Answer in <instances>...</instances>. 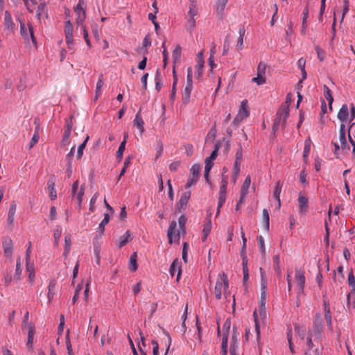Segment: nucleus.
<instances>
[{"label": "nucleus", "instance_id": "f257e3e1", "mask_svg": "<svg viewBox=\"0 0 355 355\" xmlns=\"http://www.w3.org/2000/svg\"><path fill=\"white\" fill-rule=\"evenodd\" d=\"M187 221V218L182 215L178 219V224L180 230L178 231L176 234L175 230L177 227V223L175 220H173L169 226V228L167 231V236L168 239V243L172 244L175 241H178L180 239V236L181 234L184 235L186 232L185 231V224Z\"/></svg>", "mask_w": 355, "mask_h": 355}, {"label": "nucleus", "instance_id": "f03ea898", "mask_svg": "<svg viewBox=\"0 0 355 355\" xmlns=\"http://www.w3.org/2000/svg\"><path fill=\"white\" fill-rule=\"evenodd\" d=\"M228 288L229 283L227 275H225V273L219 275V277L216 281L214 288V295L216 298L218 300H220L221 298L223 291L225 297H227V295L230 294L228 291Z\"/></svg>", "mask_w": 355, "mask_h": 355}, {"label": "nucleus", "instance_id": "7ed1b4c3", "mask_svg": "<svg viewBox=\"0 0 355 355\" xmlns=\"http://www.w3.org/2000/svg\"><path fill=\"white\" fill-rule=\"evenodd\" d=\"M323 329L322 318L320 313H317L313 321V329L310 330L307 336H311L315 343H320Z\"/></svg>", "mask_w": 355, "mask_h": 355}, {"label": "nucleus", "instance_id": "20e7f679", "mask_svg": "<svg viewBox=\"0 0 355 355\" xmlns=\"http://www.w3.org/2000/svg\"><path fill=\"white\" fill-rule=\"evenodd\" d=\"M220 148V144L216 143L214 146V150L211 152L209 157H207L205 159V172L204 176L207 182H209V172L213 167L214 161L216 159L218 155V151Z\"/></svg>", "mask_w": 355, "mask_h": 355}, {"label": "nucleus", "instance_id": "39448f33", "mask_svg": "<svg viewBox=\"0 0 355 355\" xmlns=\"http://www.w3.org/2000/svg\"><path fill=\"white\" fill-rule=\"evenodd\" d=\"M288 115L289 107L288 105L284 106L278 110L273 123L272 129L274 131H276L278 129L280 124H282L283 126L285 125Z\"/></svg>", "mask_w": 355, "mask_h": 355}, {"label": "nucleus", "instance_id": "423d86ee", "mask_svg": "<svg viewBox=\"0 0 355 355\" xmlns=\"http://www.w3.org/2000/svg\"><path fill=\"white\" fill-rule=\"evenodd\" d=\"M319 343H315L313 338L311 336H307L306 338V349L304 355H322L321 350L317 347L314 348Z\"/></svg>", "mask_w": 355, "mask_h": 355}, {"label": "nucleus", "instance_id": "0eeeda50", "mask_svg": "<svg viewBox=\"0 0 355 355\" xmlns=\"http://www.w3.org/2000/svg\"><path fill=\"white\" fill-rule=\"evenodd\" d=\"M261 272V297L259 301V307L266 306L267 297V278L264 275L263 269L260 268Z\"/></svg>", "mask_w": 355, "mask_h": 355}, {"label": "nucleus", "instance_id": "6e6552de", "mask_svg": "<svg viewBox=\"0 0 355 355\" xmlns=\"http://www.w3.org/2000/svg\"><path fill=\"white\" fill-rule=\"evenodd\" d=\"M295 283L297 289V295L303 293L305 284V277L302 271L296 270L295 275Z\"/></svg>", "mask_w": 355, "mask_h": 355}, {"label": "nucleus", "instance_id": "1a4fd4ad", "mask_svg": "<svg viewBox=\"0 0 355 355\" xmlns=\"http://www.w3.org/2000/svg\"><path fill=\"white\" fill-rule=\"evenodd\" d=\"M4 256L11 258L13 252V241L10 237H4L2 241Z\"/></svg>", "mask_w": 355, "mask_h": 355}, {"label": "nucleus", "instance_id": "9d476101", "mask_svg": "<svg viewBox=\"0 0 355 355\" xmlns=\"http://www.w3.org/2000/svg\"><path fill=\"white\" fill-rule=\"evenodd\" d=\"M17 210V205L15 202H11L8 211V217H7V223L8 225L12 228L14 226V220L15 215Z\"/></svg>", "mask_w": 355, "mask_h": 355}, {"label": "nucleus", "instance_id": "9b49d317", "mask_svg": "<svg viewBox=\"0 0 355 355\" xmlns=\"http://www.w3.org/2000/svg\"><path fill=\"white\" fill-rule=\"evenodd\" d=\"M324 318L328 326V328L330 331L333 330V324L331 320V313L330 311V308L329 306V302L327 300H324Z\"/></svg>", "mask_w": 355, "mask_h": 355}, {"label": "nucleus", "instance_id": "f8f14e48", "mask_svg": "<svg viewBox=\"0 0 355 355\" xmlns=\"http://www.w3.org/2000/svg\"><path fill=\"white\" fill-rule=\"evenodd\" d=\"M176 272L178 273L176 280L178 281L181 275V269L180 262L178 259H175L172 262L169 268V273L171 277H173Z\"/></svg>", "mask_w": 355, "mask_h": 355}, {"label": "nucleus", "instance_id": "ddd939ff", "mask_svg": "<svg viewBox=\"0 0 355 355\" xmlns=\"http://www.w3.org/2000/svg\"><path fill=\"white\" fill-rule=\"evenodd\" d=\"M191 198V191H187L182 193L181 197L178 203L179 211L184 210L187 205L189 200Z\"/></svg>", "mask_w": 355, "mask_h": 355}, {"label": "nucleus", "instance_id": "4468645a", "mask_svg": "<svg viewBox=\"0 0 355 355\" xmlns=\"http://www.w3.org/2000/svg\"><path fill=\"white\" fill-rule=\"evenodd\" d=\"M55 175H51L47 182L48 188L49 189V197L51 200H55L57 198V193L55 190Z\"/></svg>", "mask_w": 355, "mask_h": 355}, {"label": "nucleus", "instance_id": "2eb2a0df", "mask_svg": "<svg viewBox=\"0 0 355 355\" xmlns=\"http://www.w3.org/2000/svg\"><path fill=\"white\" fill-rule=\"evenodd\" d=\"M76 18V31L79 30V27L82 26H85L84 24L85 19L86 18L85 10H75Z\"/></svg>", "mask_w": 355, "mask_h": 355}, {"label": "nucleus", "instance_id": "dca6fc26", "mask_svg": "<svg viewBox=\"0 0 355 355\" xmlns=\"http://www.w3.org/2000/svg\"><path fill=\"white\" fill-rule=\"evenodd\" d=\"M337 117L342 123H345L349 117V108L347 104H343L340 109Z\"/></svg>", "mask_w": 355, "mask_h": 355}, {"label": "nucleus", "instance_id": "f3484780", "mask_svg": "<svg viewBox=\"0 0 355 355\" xmlns=\"http://www.w3.org/2000/svg\"><path fill=\"white\" fill-rule=\"evenodd\" d=\"M36 17L39 20L47 17V8L44 2H41L38 5L36 10Z\"/></svg>", "mask_w": 355, "mask_h": 355}, {"label": "nucleus", "instance_id": "a211bd4d", "mask_svg": "<svg viewBox=\"0 0 355 355\" xmlns=\"http://www.w3.org/2000/svg\"><path fill=\"white\" fill-rule=\"evenodd\" d=\"M228 0H216L215 9L219 17H223Z\"/></svg>", "mask_w": 355, "mask_h": 355}, {"label": "nucleus", "instance_id": "6ab92c4d", "mask_svg": "<svg viewBox=\"0 0 355 355\" xmlns=\"http://www.w3.org/2000/svg\"><path fill=\"white\" fill-rule=\"evenodd\" d=\"M298 202H299V207H300V212L301 214H306L307 209H308V198L300 194L298 198Z\"/></svg>", "mask_w": 355, "mask_h": 355}, {"label": "nucleus", "instance_id": "aec40b11", "mask_svg": "<svg viewBox=\"0 0 355 355\" xmlns=\"http://www.w3.org/2000/svg\"><path fill=\"white\" fill-rule=\"evenodd\" d=\"M73 28L72 23L69 19L65 22L64 26V34H65V40H68L70 42L71 38L73 37Z\"/></svg>", "mask_w": 355, "mask_h": 355}, {"label": "nucleus", "instance_id": "412c9836", "mask_svg": "<svg viewBox=\"0 0 355 355\" xmlns=\"http://www.w3.org/2000/svg\"><path fill=\"white\" fill-rule=\"evenodd\" d=\"M4 26L6 29L8 31H12L15 28V24L12 21V16L10 13L7 10L5 12Z\"/></svg>", "mask_w": 355, "mask_h": 355}, {"label": "nucleus", "instance_id": "4be33fe9", "mask_svg": "<svg viewBox=\"0 0 355 355\" xmlns=\"http://www.w3.org/2000/svg\"><path fill=\"white\" fill-rule=\"evenodd\" d=\"M72 126H73L72 121H71V119H70L69 121L67 122V125H66V127H65V129H64V135H63L62 143L64 145L68 144V142H69V139L70 135H71V130H72Z\"/></svg>", "mask_w": 355, "mask_h": 355}, {"label": "nucleus", "instance_id": "5701e85b", "mask_svg": "<svg viewBox=\"0 0 355 355\" xmlns=\"http://www.w3.org/2000/svg\"><path fill=\"white\" fill-rule=\"evenodd\" d=\"M309 17V8L306 6L302 12V30L301 33L302 35H305L306 33V29H307V19Z\"/></svg>", "mask_w": 355, "mask_h": 355}, {"label": "nucleus", "instance_id": "b1692460", "mask_svg": "<svg viewBox=\"0 0 355 355\" xmlns=\"http://www.w3.org/2000/svg\"><path fill=\"white\" fill-rule=\"evenodd\" d=\"M131 234L129 230H127L125 233L119 237L116 245L119 248H123L124 245H126V243L131 240Z\"/></svg>", "mask_w": 355, "mask_h": 355}, {"label": "nucleus", "instance_id": "393cba45", "mask_svg": "<svg viewBox=\"0 0 355 355\" xmlns=\"http://www.w3.org/2000/svg\"><path fill=\"white\" fill-rule=\"evenodd\" d=\"M193 89V85L187 84L182 93V101L184 104L189 102L191 93Z\"/></svg>", "mask_w": 355, "mask_h": 355}, {"label": "nucleus", "instance_id": "a878e982", "mask_svg": "<svg viewBox=\"0 0 355 355\" xmlns=\"http://www.w3.org/2000/svg\"><path fill=\"white\" fill-rule=\"evenodd\" d=\"M55 286H56V282L54 279H52L50 281L48 286V300L49 302H51L54 297L55 293Z\"/></svg>", "mask_w": 355, "mask_h": 355}, {"label": "nucleus", "instance_id": "bb28decb", "mask_svg": "<svg viewBox=\"0 0 355 355\" xmlns=\"http://www.w3.org/2000/svg\"><path fill=\"white\" fill-rule=\"evenodd\" d=\"M238 114L244 119L246 118L249 115V110H248L247 100H243L241 101V107L239 108Z\"/></svg>", "mask_w": 355, "mask_h": 355}, {"label": "nucleus", "instance_id": "cd10ccee", "mask_svg": "<svg viewBox=\"0 0 355 355\" xmlns=\"http://www.w3.org/2000/svg\"><path fill=\"white\" fill-rule=\"evenodd\" d=\"M282 184L280 183L279 181H278L275 184L274 191H273L274 198L277 200V202H278V207H280V206H281L280 193L282 191Z\"/></svg>", "mask_w": 355, "mask_h": 355}, {"label": "nucleus", "instance_id": "c85d7f7f", "mask_svg": "<svg viewBox=\"0 0 355 355\" xmlns=\"http://www.w3.org/2000/svg\"><path fill=\"white\" fill-rule=\"evenodd\" d=\"M323 89H324V96L325 98L327 99V101H328L329 109L332 110V103L334 101V98L332 96L331 92L330 89L325 85H324Z\"/></svg>", "mask_w": 355, "mask_h": 355}, {"label": "nucleus", "instance_id": "c756f323", "mask_svg": "<svg viewBox=\"0 0 355 355\" xmlns=\"http://www.w3.org/2000/svg\"><path fill=\"white\" fill-rule=\"evenodd\" d=\"M245 30L243 26L239 28V37L236 44V48L238 51H241L243 49V37L245 35Z\"/></svg>", "mask_w": 355, "mask_h": 355}, {"label": "nucleus", "instance_id": "7c9ffc66", "mask_svg": "<svg viewBox=\"0 0 355 355\" xmlns=\"http://www.w3.org/2000/svg\"><path fill=\"white\" fill-rule=\"evenodd\" d=\"M144 123L141 116L140 112H138L134 119V125L140 130L141 132H143L144 131Z\"/></svg>", "mask_w": 355, "mask_h": 355}, {"label": "nucleus", "instance_id": "2f4dec72", "mask_svg": "<svg viewBox=\"0 0 355 355\" xmlns=\"http://www.w3.org/2000/svg\"><path fill=\"white\" fill-rule=\"evenodd\" d=\"M127 138H128V135L125 134L124 135L123 141L120 144L118 150L116 152V157L119 160H121L122 159L123 154V152L125 148Z\"/></svg>", "mask_w": 355, "mask_h": 355}, {"label": "nucleus", "instance_id": "473e14b6", "mask_svg": "<svg viewBox=\"0 0 355 355\" xmlns=\"http://www.w3.org/2000/svg\"><path fill=\"white\" fill-rule=\"evenodd\" d=\"M348 284L349 286L352 287L349 295L355 296V277L352 271H351L348 275Z\"/></svg>", "mask_w": 355, "mask_h": 355}, {"label": "nucleus", "instance_id": "72a5a7b5", "mask_svg": "<svg viewBox=\"0 0 355 355\" xmlns=\"http://www.w3.org/2000/svg\"><path fill=\"white\" fill-rule=\"evenodd\" d=\"M250 183H251L250 177V175H248L245 178V179L243 183V185L241 187V193H242L243 194V196L248 195Z\"/></svg>", "mask_w": 355, "mask_h": 355}, {"label": "nucleus", "instance_id": "f704fd0d", "mask_svg": "<svg viewBox=\"0 0 355 355\" xmlns=\"http://www.w3.org/2000/svg\"><path fill=\"white\" fill-rule=\"evenodd\" d=\"M26 270L28 272V280L31 283H33L35 279V271L33 264L30 261L26 262Z\"/></svg>", "mask_w": 355, "mask_h": 355}, {"label": "nucleus", "instance_id": "c9c22d12", "mask_svg": "<svg viewBox=\"0 0 355 355\" xmlns=\"http://www.w3.org/2000/svg\"><path fill=\"white\" fill-rule=\"evenodd\" d=\"M137 253L134 252L131 254L129 260L130 266L129 268L131 271H135L137 270L138 265L137 263Z\"/></svg>", "mask_w": 355, "mask_h": 355}, {"label": "nucleus", "instance_id": "e433bc0d", "mask_svg": "<svg viewBox=\"0 0 355 355\" xmlns=\"http://www.w3.org/2000/svg\"><path fill=\"white\" fill-rule=\"evenodd\" d=\"M62 235V228L60 226L57 225L54 230L53 238H54V246H58L59 243L60 238Z\"/></svg>", "mask_w": 355, "mask_h": 355}, {"label": "nucleus", "instance_id": "4c0bfd02", "mask_svg": "<svg viewBox=\"0 0 355 355\" xmlns=\"http://www.w3.org/2000/svg\"><path fill=\"white\" fill-rule=\"evenodd\" d=\"M211 220L210 219H208L206 222V223L204 225V227H203V230H202V232H203V238H202V241H205V239H207V236L209 235V234L211 232Z\"/></svg>", "mask_w": 355, "mask_h": 355}, {"label": "nucleus", "instance_id": "58836bf2", "mask_svg": "<svg viewBox=\"0 0 355 355\" xmlns=\"http://www.w3.org/2000/svg\"><path fill=\"white\" fill-rule=\"evenodd\" d=\"M253 316H254V322H255V331H256V334H257V341L258 345H259V341H260V326H259V321H258V316H257V311H255L254 312Z\"/></svg>", "mask_w": 355, "mask_h": 355}, {"label": "nucleus", "instance_id": "ea45409f", "mask_svg": "<svg viewBox=\"0 0 355 355\" xmlns=\"http://www.w3.org/2000/svg\"><path fill=\"white\" fill-rule=\"evenodd\" d=\"M204 61H199L197 62L196 68V76L198 79H200L203 73Z\"/></svg>", "mask_w": 355, "mask_h": 355}, {"label": "nucleus", "instance_id": "a19ab883", "mask_svg": "<svg viewBox=\"0 0 355 355\" xmlns=\"http://www.w3.org/2000/svg\"><path fill=\"white\" fill-rule=\"evenodd\" d=\"M89 139V136H87L84 141L78 146L77 153H76V158L78 159H80L83 155V150L85 148L87 142Z\"/></svg>", "mask_w": 355, "mask_h": 355}, {"label": "nucleus", "instance_id": "79ce46f5", "mask_svg": "<svg viewBox=\"0 0 355 355\" xmlns=\"http://www.w3.org/2000/svg\"><path fill=\"white\" fill-rule=\"evenodd\" d=\"M109 220H110L109 213H105L104 218L102 220V221L99 224V227H98L99 230L101 234H103L104 230H105V227L108 223Z\"/></svg>", "mask_w": 355, "mask_h": 355}, {"label": "nucleus", "instance_id": "37998d69", "mask_svg": "<svg viewBox=\"0 0 355 355\" xmlns=\"http://www.w3.org/2000/svg\"><path fill=\"white\" fill-rule=\"evenodd\" d=\"M155 89L157 91H159L162 86V81L161 73L158 69L157 70V72L155 74Z\"/></svg>", "mask_w": 355, "mask_h": 355}, {"label": "nucleus", "instance_id": "c03bdc74", "mask_svg": "<svg viewBox=\"0 0 355 355\" xmlns=\"http://www.w3.org/2000/svg\"><path fill=\"white\" fill-rule=\"evenodd\" d=\"M221 355H227V335H224L222 338V344H221Z\"/></svg>", "mask_w": 355, "mask_h": 355}, {"label": "nucleus", "instance_id": "a18cd8bd", "mask_svg": "<svg viewBox=\"0 0 355 355\" xmlns=\"http://www.w3.org/2000/svg\"><path fill=\"white\" fill-rule=\"evenodd\" d=\"M187 18V28L191 32L196 27V20L194 17H186Z\"/></svg>", "mask_w": 355, "mask_h": 355}, {"label": "nucleus", "instance_id": "49530a36", "mask_svg": "<svg viewBox=\"0 0 355 355\" xmlns=\"http://www.w3.org/2000/svg\"><path fill=\"white\" fill-rule=\"evenodd\" d=\"M311 150V140L310 139H308L305 141L304 148V152H303V157L304 159H306L309 153Z\"/></svg>", "mask_w": 355, "mask_h": 355}, {"label": "nucleus", "instance_id": "de8ad7c7", "mask_svg": "<svg viewBox=\"0 0 355 355\" xmlns=\"http://www.w3.org/2000/svg\"><path fill=\"white\" fill-rule=\"evenodd\" d=\"M263 220L264 222L265 228L266 230H269L270 227V216L269 213L266 209L263 210Z\"/></svg>", "mask_w": 355, "mask_h": 355}, {"label": "nucleus", "instance_id": "09e8293b", "mask_svg": "<svg viewBox=\"0 0 355 355\" xmlns=\"http://www.w3.org/2000/svg\"><path fill=\"white\" fill-rule=\"evenodd\" d=\"M182 48L180 45H177L173 51V58L174 62H177L180 60L181 56Z\"/></svg>", "mask_w": 355, "mask_h": 355}, {"label": "nucleus", "instance_id": "8fccbe9b", "mask_svg": "<svg viewBox=\"0 0 355 355\" xmlns=\"http://www.w3.org/2000/svg\"><path fill=\"white\" fill-rule=\"evenodd\" d=\"M200 164H193L190 169L191 176H193L194 178H198L199 174H200Z\"/></svg>", "mask_w": 355, "mask_h": 355}, {"label": "nucleus", "instance_id": "3c124183", "mask_svg": "<svg viewBox=\"0 0 355 355\" xmlns=\"http://www.w3.org/2000/svg\"><path fill=\"white\" fill-rule=\"evenodd\" d=\"M71 236L69 235H67L64 237V252L65 255H67L70 251L71 248Z\"/></svg>", "mask_w": 355, "mask_h": 355}, {"label": "nucleus", "instance_id": "603ef678", "mask_svg": "<svg viewBox=\"0 0 355 355\" xmlns=\"http://www.w3.org/2000/svg\"><path fill=\"white\" fill-rule=\"evenodd\" d=\"M273 262H274L275 270L277 272L278 274H280L281 273L280 256L279 254L274 256Z\"/></svg>", "mask_w": 355, "mask_h": 355}, {"label": "nucleus", "instance_id": "864d4df0", "mask_svg": "<svg viewBox=\"0 0 355 355\" xmlns=\"http://www.w3.org/2000/svg\"><path fill=\"white\" fill-rule=\"evenodd\" d=\"M84 194H85V184H83V185H81V187L77 193V196H76L79 207L81 206Z\"/></svg>", "mask_w": 355, "mask_h": 355}, {"label": "nucleus", "instance_id": "5fc2aeb1", "mask_svg": "<svg viewBox=\"0 0 355 355\" xmlns=\"http://www.w3.org/2000/svg\"><path fill=\"white\" fill-rule=\"evenodd\" d=\"M225 200H226V193H219L217 213H216L217 215L219 214L220 209L223 207V204L225 203Z\"/></svg>", "mask_w": 355, "mask_h": 355}, {"label": "nucleus", "instance_id": "6e6d98bb", "mask_svg": "<svg viewBox=\"0 0 355 355\" xmlns=\"http://www.w3.org/2000/svg\"><path fill=\"white\" fill-rule=\"evenodd\" d=\"M257 241L259 248L260 250V252L262 254H265L266 253V248H265V244H264V239L262 236H257Z\"/></svg>", "mask_w": 355, "mask_h": 355}, {"label": "nucleus", "instance_id": "4d7b16f0", "mask_svg": "<svg viewBox=\"0 0 355 355\" xmlns=\"http://www.w3.org/2000/svg\"><path fill=\"white\" fill-rule=\"evenodd\" d=\"M19 22H20V33H21V36L25 39V40L28 41L29 37H28V34L27 33L26 26H25L24 23H23L21 21L19 20Z\"/></svg>", "mask_w": 355, "mask_h": 355}, {"label": "nucleus", "instance_id": "13d9d810", "mask_svg": "<svg viewBox=\"0 0 355 355\" xmlns=\"http://www.w3.org/2000/svg\"><path fill=\"white\" fill-rule=\"evenodd\" d=\"M266 67L267 66L264 62H260L257 67V75L265 76Z\"/></svg>", "mask_w": 355, "mask_h": 355}, {"label": "nucleus", "instance_id": "bf43d9fd", "mask_svg": "<svg viewBox=\"0 0 355 355\" xmlns=\"http://www.w3.org/2000/svg\"><path fill=\"white\" fill-rule=\"evenodd\" d=\"M231 322L230 319H227L223 325V336L224 335H227V338H228V334L230 329Z\"/></svg>", "mask_w": 355, "mask_h": 355}, {"label": "nucleus", "instance_id": "052dcab7", "mask_svg": "<svg viewBox=\"0 0 355 355\" xmlns=\"http://www.w3.org/2000/svg\"><path fill=\"white\" fill-rule=\"evenodd\" d=\"M26 88V81L25 77H21L19 83L17 85V89L19 92H22Z\"/></svg>", "mask_w": 355, "mask_h": 355}, {"label": "nucleus", "instance_id": "680f3d73", "mask_svg": "<svg viewBox=\"0 0 355 355\" xmlns=\"http://www.w3.org/2000/svg\"><path fill=\"white\" fill-rule=\"evenodd\" d=\"M21 260H20V258H19L17 260V263H16V270H15V275H14V277L17 279H19L20 278V275H21Z\"/></svg>", "mask_w": 355, "mask_h": 355}, {"label": "nucleus", "instance_id": "e2e57ef3", "mask_svg": "<svg viewBox=\"0 0 355 355\" xmlns=\"http://www.w3.org/2000/svg\"><path fill=\"white\" fill-rule=\"evenodd\" d=\"M293 24L292 21L290 20L288 24V28L286 31V39L288 41L291 40V37L293 33Z\"/></svg>", "mask_w": 355, "mask_h": 355}, {"label": "nucleus", "instance_id": "0e129e2a", "mask_svg": "<svg viewBox=\"0 0 355 355\" xmlns=\"http://www.w3.org/2000/svg\"><path fill=\"white\" fill-rule=\"evenodd\" d=\"M315 50L317 53L318 58L320 60V61H323L326 56L325 51L322 50L318 46H316L315 47Z\"/></svg>", "mask_w": 355, "mask_h": 355}, {"label": "nucleus", "instance_id": "69168bd1", "mask_svg": "<svg viewBox=\"0 0 355 355\" xmlns=\"http://www.w3.org/2000/svg\"><path fill=\"white\" fill-rule=\"evenodd\" d=\"M197 14H198L197 8L193 4L191 5L189 7V10L187 16L195 18V17L197 15Z\"/></svg>", "mask_w": 355, "mask_h": 355}, {"label": "nucleus", "instance_id": "338daca9", "mask_svg": "<svg viewBox=\"0 0 355 355\" xmlns=\"http://www.w3.org/2000/svg\"><path fill=\"white\" fill-rule=\"evenodd\" d=\"M252 81L257 83L258 85H263L266 83V78L263 76H258L252 79Z\"/></svg>", "mask_w": 355, "mask_h": 355}, {"label": "nucleus", "instance_id": "774afa93", "mask_svg": "<svg viewBox=\"0 0 355 355\" xmlns=\"http://www.w3.org/2000/svg\"><path fill=\"white\" fill-rule=\"evenodd\" d=\"M295 330L297 333L298 336L302 339H306L307 335H306V331L305 329L300 327H295Z\"/></svg>", "mask_w": 355, "mask_h": 355}]
</instances>
